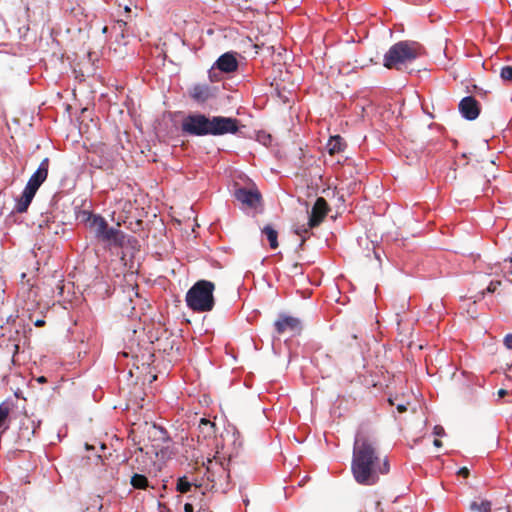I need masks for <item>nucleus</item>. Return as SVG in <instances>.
<instances>
[{"mask_svg": "<svg viewBox=\"0 0 512 512\" xmlns=\"http://www.w3.org/2000/svg\"><path fill=\"white\" fill-rule=\"evenodd\" d=\"M389 402L391 403V405H394V402L392 399H389Z\"/></svg>", "mask_w": 512, "mask_h": 512, "instance_id": "obj_41", "label": "nucleus"}, {"mask_svg": "<svg viewBox=\"0 0 512 512\" xmlns=\"http://www.w3.org/2000/svg\"><path fill=\"white\" fill-rule=\"evenodd\" d=\"M262 234L267 237L271 249L278 247V232L271 225L264 226Z\"/></svg>", "mask_w": 512, "mask_h": 512, "instance_id": "obj_22", "label": "nucleus"}, {"mask_svg": "<svg viewBox=\"0 0 512 512\" xmlns=\"http://www.w3.org/2000/svg\"><path fill=\"white\" fill-rule=\"evenodd\" d=\"M302 232L307 233L308 229L307 228H303V229H297L296 230V234H298V235H302Z\"/></svg>", "mask_w": 512, "mask_h": 512, "instance_id": "obj_37", "label": "nucleus"}, {"mask_svg": "<svg viewBox=\"0 0 512 512\" xmlns=\"http://www.w3.org/2000/svg\"><path fill=\"white\" fill-rule=\"evenodd\" d=\"M117 24H118L119 28L122 29V31H124V27L127 25V23L123 20H118Z\"/></svg>", "mask_w": 512, "mask_h": 512, "instance_id": "obj_34", "label": "nucleus"}, {"mask_svg": "<svg viewBox=\"0 0 512 512\" xmlns=\"http://www.w3.org/2000/svg\"><path fill=\"white\" fill-rule=\"evenodd\" d=\"M215 424L206 418H202L199 423V429L205 434L211 436L214 433Z\"/></svg>", "mask_w": 512, "mask_h": 512, "instance_id": "obj_24", "label": "nucleus"}, {"mask_svg": "<svg viewBox=\"0 0 512 512\" xmlns=\"http://www.w3.org/2000/svg\"><path fill=\"white\" fill-rule=\"evenodd\" d=\"M88 226L94 230L95 237L98 239L107 227L108 223L104 217L98 214H89L87 218Z\"/></svg>", "mask_w": 512, "mask_h": 512, "instance_id": "obj_16", "label": "nucleus"}, {"mask_svg": "<svg viewBox=\"0 0 512 512\" xmlns=\"http://www.w3.org/2000/svg\"><path fill=\"white\" fill-rule=\"evenodd\" d=\"M215 456H218V457L221 459V457L219 456V452H216V455H215ZM223 459H224V458H222V460H223Z\"/></svg>", "mask_w": 512, "mask_h": 512, "instance_id": "obj_42", "label": "nucleus"}, {"mask_svg": "<svg viewBox=\"0 0 512 512\" xmlns=\"http://www.w3.org/2000/svg\"><path fill=\"white\" fill-rule=\"evenodd\" d=\"M98 239L103 242H109L114 246L122 247L125 242V234L121 230L107 225L103 234Z\"/></svg>", "mask_w": 512, "mask_h": 512, "instance_id": "obj_15", "label": "nucleus"}, {"mask_svg": "<svg viewBox=\"0 0 512 512\" xmlns=\"http://www.w3.org/2000/svg\"><path fill=\"white\" fill-rule=\"evenodd\" d=\"M389 469L388 458H381L376 438L358 431L354 439L351 462L355 481L360 485H374L379 481V476L387 474Z\"/></svg>", "mask_w": 512, "mask_h": 512, "instance_id": "obj_1", "label": "nucleus"}, {"mask_svg": "<svg viewBox=\"0 0 512 512\" xmlns=\"http://www.w3.org/2000/svg\"><path fill=\"white\" fill-rule=\"evenodd\" d=\"M459 112L466 120H475L480 114V105L473 96L464 97L459 105Z\"/></svg>", "mask_w": 512, "mask_h": 512, "instance_id": "obj_11", "label": "nucleus"}, {"mask_svg": "<svg viewBox=\"0 0 512 512\" xmlns=\"http://www.w3.org/2000/svg\"><path fill=\"white\" fill-rule=\"evenodd\" d=\"M37 381L39 383H45V382H47V379L44 376H40V377L37 378Z\"/></svg>", "mask_w": 512, "mask_h": 512, "instance_id": "obj_38", "label": "nucleus"}, {"mask_svg": "<svg viewBox=\"0 0 512 512\" xmlns=\"http://www.w3.org/2000/svg\"><path fill=\"white\" fill-rule=\"evenodd\" d=\"M34 324H35L36 327H41V326H43L45 324V321L39 319Z\"/></svg>", "mask_w": 512, "mask_h": 512, "instance_id": "obj_36", "label": "nucleus"}, {"mask_svg": "<svg viewBox=\"0 0 512 512\" xmlns=\"http://www.w3.org/2000/svg\"><path fill=\"white\" fill-rule=\"evenodd\" d=\"M49 169V159L44 158L37 170L29 178L25 188L37 192L42 183L47 179Z\"/></svg>", "mask_w": 512, "mask_h": 512, "instance_id": "obj_10", "label": "nucleus"}, {"mask_svg": "<svg viewBox=\"0 0 512 512\" xmlns=\"http://www.w3.org/2000/svg\"><path fill=\"white\" fill-rule=\"evenodd\" d=\"M510 273L512 274V270L510 271Z\"/></svg>", "mask_w": 512, "mask_h": 512, "instance_id": "obj_43", "label": "nucleus"}, {"mask_svg": "<svg viewBox=\"0 0 512 512\" xmlns=\"http://www.w3.org/2000/svg\"><path fill=\"white\" fill-rule=\"evenodd\" d=\"M208 116L201 113L188 114L181 123L183 133L191 136H206V124Z\"/></svg>", "mask_w": 512, "mask_h": 512, "instance_id": "obj_6", "label": "nucleus"}, {"mask_svg": "<svg viewBox=\"0 0 512 512\" xmlns=\"http://www.w3.org/2000/svg\"><path fill=\"white\" fill-rule=\"evenodd\" d=\"M506 393H507V392H506V390H504V389H500V390L498 391V395H499L500 397H503L504 395H506Z\"/></svg>", "mask_w": 512, "mask_h": 512, "instance_id": "obj_39", "label": "nucleus"}, {"mask_svg": "<svg viewBox=\"0 0 512 512\" xmlns=\"http://www.w3.org/2000/svg\"><path fill=\"white\" fill-rule=\"evenodd\" d=\"M478 386H482V383L478 380L477 381Z\"/></svg>", "mask_w": 512, "mask_h": 512, "instance_id": "obj_40", "label": "nucleus"}, {"mask_svg": "<svg viewBox=\"0 0 512 512\" xmlns=\"http://www.w3.org/2000/svg\"><path fill=\"white\" fill-rule=\"evenodd\" d=\"M35 194V192L24 188L22 195L16 199L14 210L18 213L26 212Z\"/></svg>", "mask_w": 512, "mask_h": 512, "instance_id": "obj_17", "label": "nucleus"}, {"mask_svg": "<svg viewBox=\"0 0 512 512\" xmlns=\"http://www.w3.org/2000/svg\"><path fill=\"white\" fill-rule=\"evenodd\" d=\"M433 444H434V446H435V447H437V448L442 447V442H441L439 439H435V440L433 441Z\"/></svg>", "mask_w": 512, "mask_h": 512, "instance_id": "obj_35", "label": "nucleus"}, {"mask_svg": "<svg viewBox=\"0 0 512 512\" xmlns=\"http://www.w3.org/2000/svg\"><path fill=\"white\" fill-rule=\"evenodd\" d=\"M433 434L442 437L445 435V430L442 426L436 425L433 429Z\"/></svg>", "mask_w": 512, "mask_h": 512, "instance_id": "obj_30", "label": "nucleus"}, {"mask_svg": "<svg viewBox=\"0 0 512 512\" xmlns=\"http://www.w3.org/2000/svg\"><path fill=\"white\" fill-rule=\"evenodd\" d=\"M500 76L504 81L512 82V66H503L500 71Z\"/></svg>", "mask_w": 512, "mask_h": 512, "instance_id": "obj_25", "label": "nucleus"}, {"mask_svg": "<svg viewBox=\"0 0 512 512\" xmlns=\"http://www.w3.org/2000/svg\"><path fill=\"white\" fill-rule=\"evenodd\" d=\"M326 147H327L329 154L334 155V154L343 152L345 150L346 142L344 141V139L341 136L335 135V136L330 137Z\"/></svg>", "mask_w": 512, "mask_h": 512, "instance_id": "obj_18", "label": "nucleus"}, {"mask_svg": "<svg viewBox=\"0 0 512 512\" xmlns=\"http://www.w3.org/2000/svg\"><path fill=\"white\" fill-rule=\"evenodd\" d=\"M215 285L208 280L197 281L186 293V304L195 312H209L215 305Z\"/></svg>", "mask_w": 512, "mask_h": 512, "instance_id": "obj_3", "label": "nucleus"}, {"mask_svg": "<svg viewBox=\"0 0 512 512\" xmlns=\"http://www.w3.org/2000/svg\"><path fill=\"white\" fill-rule=\"evenodd\" d=\"M214 68H217L219 72L232 73L238 69V61L235 53L226 52L222 54L214 63Z\"/></svg>", "mask_w": 512, "mask_h": 512, "instance_id": "obj_13", "label": "nucleus"}, {"mask_svg": "<svg viewBox=\"0 0 512 512\" xmlns=\"http://www.w3.org/2000/svg\"><path fill=\"white\" fill-rule=\"evenodd\" d=\"M219 93L217 86L207 84H195L189 89L190 98L199 105H204L210 100L216 99Z\"/></svg>", "mask_w": 512, "mask_h": 512, "instance_id": "obj_7", "label": "nucleus"}, {"mask_svg": "<svg viewBox=\"0 0 512 512\" xmlns=\"http://www.w3.org/2000/svg\"><path fill=\"white\" fill-rule=\"evenodd\" d=\"M11 408L10 405L6 402L0 404V429L3 428L7 430L9 428V414Z\"/></svg>", "mask_w": 512, "mask_h": 512, "instance_id": "obj_23", "label": "nucleus"}, {"mask_svg": "<svg viewBox=\"0 0 512 512\" xmlns=\"http://www.w3.org/2000/svg\"><path fill=\"white\" fill-rule=\"evenodd\" d=\"M274 330L277 335H281L285 332L299 334L302 330V323L299 318L282 313L279 314L277 320L274 322Z\"/></svg>", "mask_w": 512, "mask_h": 512, "instance_id": "obj_9", "label": "nucleus"}, {"mask_svg": "<svg viewBox=\"0 0 512 512\" xmlns=\"http://www.w3.org/2000/svg\"><path fill=\"white\" fill-rule=\"evenodd\" d=\"M177 491L180 493H191L188 498L189 499H200L202 501L204 497V492H202L201 487L190 482L187 477H181L177 481L176 485Z\"/></svg>", "mask_w": 512, "mask_h": 512, "instance_id": "obj_14", "label": "nucleus"}, {"mask_svg": "<svg viewBox=\"0 0 512 512\" xmlns=\"http://www.w3.org/2000/svg\"><path fill=\"white\" fill-rule=\"evenodd\" d=\"M458 474L459 475H462L463 477H468L469 475V470L466 468V467H462L460 468V470L458 471Z\"/></svg>", "mask_w": 512, "mask_h": 512, "instance_id": "obj_32", "label": "nucleus"}, {"mask_svg": "<svg viewBox=\"0 0 512 512\" xmlns=\"http://www.w3.org/2000/svg\"><path fill=\"white\" fill-rule=\"evenodd\" d=\"M130 484L134 489L140 490H146L150 487L147 477L138 473H135L131 476Z\"/></svg>", "mask_w": 512, "mask_h": 512, "instance_id": "obj_21", "label": "nucleus"}, {"mask_svg": "<svg viewBox=\"0 0 512 512\" xmlns=\"http://www.w3.org/2000/svg\"><path fill=\"white\" fill-rule=\"evenodd\" d=\"M396 408H397L398 412H400V413H403V412L407 411V406L405 404H402V403L397 404Z\"/></svg>", "mask_w": 512, "mask_h": 512, "instance_id": "obj_33", "label": "nucleus"}, {"mask_svg": "<svg viewBox=\"0 0 512 512\" xmlns=\"http://www.w3.org/2000/svg\"><path fill=\"white\" fill-rule=\"evenodd\" d=\"M423 47L415 41H399L385 53L383 64L388 69L400 70L422 55Z\"/></svg>", "mask_w": 512, "mask_h": 512, "instance_id": "obj_2", "label": "nucleus"}, {"mask_svg": "<svg viewBox=\"0 0 512 512\" xmlns=\"http://www.w3.org/2000/svg\"><path fill=\"white\" fill-rule=\"evenodd\" d=\"M230 460L220 459L218 456L208 458L206 463V477L212 483V488L226 492L229 489V465Z\"/></svg>", "mask_w": 512, "mask_h": 512, "instance_id": "obj_4", "label": "nucleus"}, {"mask_svg": "<svg viewBox=\"0 0 512 512\" xmlns=\"http://www.w3.org/2000/svg\"><path fill=\"white\" fill-rule=\"evenodd\" d=\"M468 509L470 512H491L492 503L479 497L470 502Z\"/></svg>", "mask_w": 512, "mask_h": 512, "instance_id": "obj_19", "label": "nucleus"}, {"mask_svg": "<svg viewBox=\"0 0 512 512\" xmlns=\"http://www.w3.org/2000/svg\"><path fill=\"white\" fill-rule=\"evenodd\" d=\"M500 285H501L500 280H490L487 288L485 290H482L481 294L484 295L485 292L494 293L496 291V289L498 288V286H500Z\"/></svg>", "mask_w": 512, "mask_h": 512, "instance_id": "obj_26", "label": "nucleus"}, {"mask_svg": "<svg viewBox=\"0 0 512 512\" xmlns=\"http://www.w3.org/2000/svg\"><path fill=\"white\" fill-rule=\"evenodd\" d=\"M503 344L507 349L512 350V333H508L504 336Z\"/></svg>", "mask_w": 512, "mask_h": 512, "instance_id": "obj_28", "label": "nucleus"}, {"mask_svg": "<svg viewBox=\"0 0 512 512\" xmlns=\"http://www.w3.org/2000/svg\"><path fill=\"white\" fill-rule=\"evenodd\" d=\"M240 122L236 118L225 116H208L206 130L207 135L221 136L225 134H236L239 131Z\"/></svg>", "mask_w": 512, "mask_h": 512, "instance_id": "obj_5", "label": "nucleus"}, {"mask_svg": "<svg viewBox=\"0 0 512 512\" xmlns=\"http://www.w3.org/2000/svg\"><path fill=\"white\" fill-rule=\"evenodd\" d=\"M221 72L218 71L217 68H214V65L208 71V77L211 82H218L221 80Z\"/></svg>", "mask_w": 512, "mask_h": 512, "instance_id": "obj_27", "label": "nucleus"}, {"mask_svg": "<svg viewBox=\"0 0 512 512\" xmlns=\"http://www.w3.org/2000/svg\"><path fill=\"white\" fill-rule=\"evenodd\" d=\"M234 197L243 210L256 209L261 202V194L257 189L238 187L234 191Z\"/></svg>", "mask_w": 512, "mask_h": 512, "instance_id": "obj_8", "label": "nucleus"}, {"mask_svg": "<svg viewBox=\"0 0 512 512\" xmlns=\"http://www.w3.org/2000/svg\"><path fill=\"white\" fill-rule=\"evenodd\" d=\"M157 456H161V458L169 457L171 454V451L169 450L168 446L163 447L160 451L156 452Z\"/></svg>", "mask_w": 512, "mask_h": 512, "instance_id": "obj_29", "label": "nucleus"}, {"mask_svg": "<svg viewBox=\"0 0 512 512\" xmlns=\"http://www.w3.org/2000/svg\"><path fill=\"white\" fill-rule=\"evenodd\" d=\"M327 212L328 204L326 200L322 197L317 198L309 214L308 228L311 229L318 226L325 218Z\"/></svg>", "mask_w": 512, "mask_h": 512, "instance_id": "obj_12", "label": "nucleus"}, {"mask_svg": "<svg viewBox=\"0 0 512 512\" xmlns=\"http://www.w3.org/2000/svg\"><path fill=\"white\" fill-rule=\"evenodd\" d=\"M190 500H191V502H187V503H185V505H184V511H185V512H194V504H193V501H194L195 499H190Z\"/></svg>", "mask_w": 512, "mask_h": 512, "instance_id": "obj_31", "label": "nucleus"}, {"mask_svg": "<svg viewBox=\"0 0 512 512\" xmlns=\"http://www.w3.org/2000/svg\"><path fill=\"white\" fill-rule=\"evenodd\" d=\"M149 434L153 435L154 438L163 444L170 443L171 438L168 432L161 426L153 425L149 431Z\"/></svg>", "mask_w": 512, "mask_h": 512, "instance_id": "obj_20", "label": "nucleus"}]
</instances>
